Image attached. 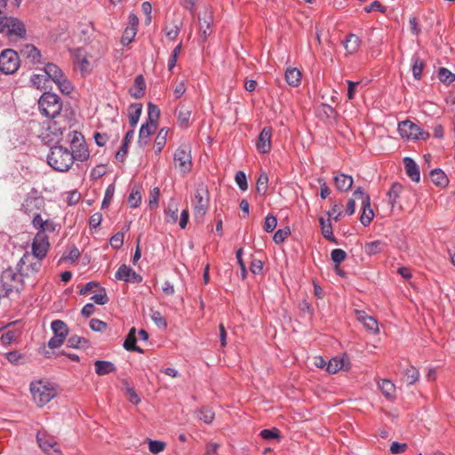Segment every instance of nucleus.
I'll return each instance as SVG.
<instances>
[{
	"instance_id": "nucleus-1",
	"label": "nucleus",
	"mask_w": 455,
	"mask_h": 455,
	"mask_svg": "<svg viewBox=\"0 0 455 455\" xmlns=\"http://www.w3.org/2000/svg\"><path fill=\"white\" fill-rule=\"evenodd\" d=\"M76 160V156L68 148L62 146H54L47 156L48 164L58 172L68 171Z\"/></svg>"
},
{
	"instance_id": "nucleus-2",
	"label": "nucleus",
	"mask_w": 455,
	"mask_h": 455,
	"mask_svg": "<svg viewBox=\"0 0 455 455\" xmlns=\"http://www.w3.org/2000/svg\"><path fill=\"white\" fill-rule=\"evenodd\" d=\"M29 389L35 403L39 407L44 406L57 395L55 385L47 380H33Z\"/></svg>"
},
{
	"instance_id": "nucleus-3",
	"label": "nucleus",
	"mask_w": 455,
	"mask_h": 455,
	"mask_svg": "<svg viewBox=\"0 0 455 455\" xmlns=\"http://www.w3.org/2000/svg\"><path fill=\"white\" fill-rule=\"evenodd\" d=\"M194 217L197 222H202L210 205V196L206 186L199 185L192 200Z\"/></svg>"
},
{
	"instance_id": "nucleus-4",
	"label": "nucleus",
	"mask_w": 455,
	"mask_h": 455,
	"mask_svg": "<svg viewBox=\"0 0 455 455\" xmlns=\"http://www.w3.org/2000/svg\"><path fill=\"white\" fill-rule=\"evenodd\" d=\"M38 108L42 115L53 119L60 115L62 102L57 94L45 92L38 100Z\"/></svg>"
},
{
	"instance_id": "nucleus-5",
	"label": "nucleus",
	"mask_w": 455,
	"mask_h": 455,
	"mask_svg": "<svg viewBox=\"0 0 455 455\" xmlns=\"http://www.w3.org/2000/svg\"><path fill=\"white\" fill-rule=\"evenodd\" d=\"M25 276L21 271L9 267L2 272L1 275V284L3 289L5 291V295L15 291H20L24 286Z\"/></svg>"
},
{
	"instance_id": "nucleus-6",
	"label": "nucleus",
	"mask_w": 455,
	"mask_h": 455,
	"mask_svg": "<svg viewBox=\"0 0 455 455\" xmlns=\"http://www.w3.org/2000/svg\"><path fill=\"white\" fill-rule=\"evenodd\" d=\"M44 73L47 79L55 83L62 93L68 94L71 92L73 89L71 83L57 65L53 63L46 64L44 68Z\"/></svg>"
},
{
	"instance_id": "nucleus-7",
	"label": "nucleus",
	"mask_w": 455,
	"mask_h": 455,
	"mask_svg": "<svg viewBox=\"0 0 455 455\" xmlns=\"http://www.w3.org/2000/svg\"><path fill=\"white\" fill-rule=\"evenodd\" d=\"M398 132L402 138L413 140H427L430 134L422 130L419 125L410 120H405L398 124Z\"/></svg>"
},
{
	"instance_id": "nucleus-8",
	"label": "nucleus",
	"mask_w": 455,
	"mask_h": 455,
	"mask_svg": "<svg viewBox=\"0 0 455 455\" xmlns=\"http://www.w3.org/2000/svg\"><path fill=\"white\" fill-rule=\"evenodd\" d=\"M354 196L361 201L362 213L360 222L363 226L368 227L374 217L373 210L371 207L370 196L361 187H358L354 191Z\"/></svg>"
},
{
	"instance_id": "nucleus-9",
	"label": "nucleus",
	"mask_w": 455,
	"mask_h": 455,
	"mask_svg": "<svg viewBox=\"0 0 455 455\" xmlns=\"http://www.w3.org/2000/svg\"><path fill=\"white\" fill-rule=\"evenodd\" d=\"M20 68V58L12 49H5L0 53V71L5 75L15 73Z\"/></svg>"
},
{
	"instance_id": "nucleus-10",
	"label": "nucleus",
	"mask_w": 455,
	"mask_h": 455,
	"mask_svg": "<svg viewBox=\"0 0 455 455\" xmlns=\"http://www.w3.org/2000/svg\"><path fill=\"white\" fill-rule=\"evenodd\" d=\"M173 160L180 172L184 174L189 172L193 164L190 147L188 145L179 147L173 155Z\"/></svg>"
},
{
	"instance_id": "nucleus-11",
	"label": "nucleus",
	"mask_w": 455,
	"mask_h": 455,
	"mask_svg": "<svg viewBox=\"0 0 455 455\" xmlns=\"http://www.w3.org/2000/svg\"><path fill=\"white\" fill-rule=\"evenodd\" d=\"M42 259L25 253L18 262V270L22 272L25 278L36 275L41 269Z\"/></svg>"
},
{
	"instance_id": "nucleus-12",
	"label": "nucleus",
	"mask_w": 455,
	"mask_h": 455,
	"mask_svg": "<svg viewBox=\"0 0 455 455\" xmlns=\"http://www.w3.org/2000/svg\"><path fill=\"white\" fill-rule=\"evenodd\" d=\"M69 143L72 153L76 156V160L84 161L89 157V151L85 145L84 136L77 131H71L68 133Z\"/></svg>"
},
{
	"instance_id": "nucleus-13",
	"label": "nucleus",
	"mask_w": 455,
	"mask_h": 455,
	"mask_svg": "<svg viewBox=\"0 0 455 455\" xmlns=\"http://www.w3.org/2000/svg\"><path fill=\"white\" fill-rule=\"evenodd\" d=\"M44 206V197L38 195V192L33 188L30 193L28 194L25 198L21 210L29 215L35 217L36 213H40V211Z\"/></svg>"
},
{
	"instance_id": "nucleus-14",
	"label": "nucleus",
	"mask_w": 455,
	"mask_h": 455,
	"mask_svg": "<svg viewBox=\"0 0 455 455\" xmlns=\"http://www.w3.org/2000/svg\"><path fill=\"white\" fill-rule=\"evenodd\" d=\"M199 23V42L204 44L212 34V24L213 23V13L211 8H205L204 12L198 16Z\"/></svg>"
},
{
	"instance_id": "nucleus-15",
	"label": "nucleus",
	"mask_w": 455,
	"mask_h": 455,
	"mask_svg": "<svg viewBox=\"0 0 455 455\" xmlns=\"http://www.w3.org/2000/svg\"><path fill=\"white\" fill-rule=\"evenodd\" d=\"M36 440L39 447L49 455H60V450L55 438L49 435L45 431L40 430L36 434Z\"/></svg>"
},
{
	"instance_id": "nucleus-16",
	"label": "nucleus",
	"mask_w": 455,
	"mask_h": 455,
	"mask_svg": "<svg viewBox=\"0 0 455 455\" xmlns=\"http://www.w3.org/2000/svg\"><path fill=\"white\" fill-rule=\"evenodd\" d=\"M4 32L8 37H24L26 35L25 25L19 19L14 17H6L4 24Z\"/></svg>"
},
{
	"instance_id": "nucleus-17",
	"label": "nucleus",
	"mask_w": 455,
	"mask_h": 455,
	"mask_svg": "<svg viewBox=\"0 0 455 455\" xmlns=\"http://www.w3.org/2000/svg\"><path fill=\"white\" fill-rule=\"evenodd\" d=\"M49 238L44 232H37L32 243V256L43 259L49 250Z\"/></svg>"
},
{
	"instance_id": "nucleus-18",
	"label": "nucleus",
	"mask_w": 455,
	"mask_h": 455,
	"mask_svg": "<svg viewBox=\"0 0 455 455\" xmlns=\"http://www.w3.org/2000/svg\"><path fill=\"white\" fill-rule=\"evenodd\" d=\"M115 277L117 280L124 281L125 283H139L142 281V277L125 264H123L118 267L115 274Z\"/></svg>"
},
{
	"instance_id": "nucleus-19",
	"label": "nucleus",
	"mask_w": 455,
	"mask_h": 455,
	"mask_svg": "<svg viewBox=\"0 0 455 455\" xmlns=\"http://www.w3.org/2000/svg\"><path fill=\"white\" fill-rule=\"evenodd\" d=\"M272 128L264 127L259 134L256 148L261 154H267L271 149Z\"/></svg>"
},
{
	"instance_id": "nucleus-20",
	"label": "nucleus",
	"mask_w": 455,
	"mask_h": 455,
	"mask_svg": "<svg viewBox=\"0 0 455 455\" xmlns=\"http://www.w3.org/2000/svg\"><path fill=\"white\" fill-rule=\"evenodd\" d=\"M33 227L38 230V232H54L56 230L57 225L54 221L51 220H43L40 213H36L35 217L32 219Z\"/></svg>"
},
{
	"instance_id": "nucleus-21",
	"label": "nucleus",
	"mask_w": 455,
	"mask_h": 455,
	"mask_svg": "<svg viewBox=\"0 0 455 455\" xmlns=\"http://www.w3.org/2000/svg\"><path fill=\"white\" fill-rule=\"evenodd\" d=\"M403 164L408 177L412 181L419 182L420 180V172L417 163L411 157H404Z\"/></svg>"
},
{
	"instance_id": "nucleus-22",
	"label": "nucleus",
	"mask_w": 455,
	"mask_h": 455,
	"mask_svg": "<svg viewBox=\"0 0 455 455\" xmlns=\"http://www.w3.org/2000/svg\"><path fill=\"white\" fill-rule=\"evenodd\" d=\"M327 218L320 217L319 222L323 237L332 243H337L336 237L333 235L332 226L331 222V212H326Z\"/></svg>"
},
{
	"instance_id": "nucleus-23",
	"label": "nucleus",
	"mask_w": 455,
	"mask_h": 455,
	"mask_svg": "<svg viewBox=\"0 0 455 455\" xmlns=\"http://www.w3.org/2000/svg\"><path fill=\"white\" fill-rule=\"evenodd\" d=\"M156 124L145 123L140 126L138 143L144 147L148 143L149 136L156 130Z\"/></svg>"
},
{
	"instance_id": "nucleus-24",
	"label": "nucleus",
	"mask_w": 455,
	"mask_h": 455,
	"mask_svg": "<svg viewBox=\"0 0 455 455\" xmlns=\"http://www.w3.org/2000/svg\"><path fill=\"white\" fill-rule=\"evenodd\" d=\"M20 53L23 57L30 60L34 64L41 63V52L33 44H25L20 49Z\"/></svg>"
},
{
	"instance_id": "nucleus-25",
	"label": "nucleus",
	"mask_w": 455,
	"mask_h": 455,
	"mask_svg": "<svg viewBox=\"0 0 455 455\" xmlns=\"http://www.w3.org/2000/svg\"><path fill=\"white\" fill-rule=\"evenodd\" d=\"M177 120L180 127L187 129L189 126V121L192 115V109L183 105L179 106L177 108Z\"/></svg>"
},
{
	"instance_id": "nucleus-26",
	"label": "nucleus",
	"mask_w": 455,
	"mask_h": 455,
	"mask_svg": "<svg viewBox=\"0 0 455 455\" xmlns=\"http://www.w3.org/2000/svg\"><path fill=\"white\" fill-rule=\"evenodd\" d=\"M378 387L385 395L386 398L389 400H394L396 396V390L395 384L387 379H382L378 381Z\"/></svg>"
},
{
	"instance_id": "nucleus-27",
	"label": "nucleus",
	"mask_w": 455,
	"mask_h": 455,
	"mask_svg": "<svg viewBox=\"0 0 455 455\" xmlns=\"http://www.w3.org/2000/svg\"><path fill=\"white\" fill-rule=\"evenodd\" d=\"M353 178L345 173H339L334 177L336 188L341 192L348 191L353 186Z\"/></svg>"
},
{
	"instance_id": "nucleus-28",
	"label": "nucleus",
	"mask_w": 455,
	"mask_h": 455,
	"mask_svg": "<svg viewBox=\"0 0 455 455\" xmlns=\"http://www.w3.org/2000/svg\"><path fill=\"white\" fill-rule=\"evenodd\" d=\"M425 67L424 60L419 57V52H415L411 56V71L414 79L420 80L422 76V71Z\"/></svg>"
},
{
	"instance_id": "nucleus-29",
	"label": "nucleus",
	"mask_w": 455,
	"mask_h": 455,
	"mask_svg": "<svg viewBox=\"0 0 455 455\" xmlns=\"http://www.w3.org/2000/svg\"><path fill=\"white\" fill-rule=\"evenodd\" d=\"M94 366L95 372L99 376H104L112 373L116 370L115 364L109 361L97 360L94 363Z\"/></svg>"
},
{
	"instance_id": "nucleus-30",
	"label": "nucleus",
	"mask_w": 455,
	"mask_h": 455,
	"mask_svg": "<svg viewBox=\"0 0 455 455\" xmlns=\"http://www.w3.org/2000/svg\"><path fill=\"white\" fill-rule=\"evenodd\" d=\"M361 44V39L355 34H349L347 38L342 42V44L347 53H355Z\"/></svg>"
},
{
	"instance_id": "nucleus-31",
	"label": "nucleus",
	"mask_w": 455,
	"mask_h": 455,
	"mask_svg": "<svg viewBox=\"0 0 455 455\" xmlns=\"http://www.w3.org/2000/svg\"><path fill=\"white\" fill-rule=\"evenodd\" d=\"M285 80L289 85L297 87L301 83V73L296 68H287L285 71Z\"/></svg>"
},
{
	"instance_id": "nucleus-32",
	"label": "nucleus",
	"mask_w": 455,
	"mask_h": 455,
	"mask_svg": "<svg viewBox=\"0 0 455 455\" xmlns=\"http://www.w3.org/2000/svg\"><path fill=\"white\" fill-rule=\"evenodd\" d=\"M346 363H348V360L345 358L333 357L329 360L326 364V371L330 374H334L338 372L339 370L346 367Z\"/></svg>"
},
{
	"instance_id": "nucleus-33",
	"label": "nucleus",
	"mask_w": 455,
	"mask_h": 455,
	"mask_svg": "<svg viewBox=\"0 0 455 455\" xmlns=\"http://www.w3.org/2000/svg\"><path fill=\"white\" fill-rule=\"evenodd\" d=\"M70 53L74 60L80 64L81 69L85 70L89 65L85 50L84 48H76L70 50Z\"/></svg>"
},
{
	"instance_id": "nucleus-34",
	"label": "nucleus",
	"mask_w": 455,
	"mask_h": 455,
	"mask_svg": "<svg viewBox=\"0 0 455 455\" xmlns=\"http://www.w3.org/2000/svg\"><path fill=\"white\" fill-rule=\"evenodd\" d=\"M169 129L163 127L159 130L154 142V148L156 154H159L166 144Z\"/></svg>"
},
{
	"instance_id": "nucleus-35",
	"label": "nucleus",
	"mask_w": 455,
	"mask_h": 455,
	"mask_svg": "<svg viewBox=\"0 0 455 455\" xmlns=\"http://www.w3.org/2000/svg\"><path fill=\"white\" fill-rule=\"evenodd\" d=\"M358 320L364 325V327L368 331H371L373 333L379 332L378 321L371 315H359Z\"/></svg>"
},
{
	"instance_id": "nucleus-36",
	"label": "nucleus",
	"mask_w": 455,
	"mask_h": 455,
	"mask_svg": "<svg viewBox=\"0 0 455 455\" xmlns=\"http://www.w3.org/2000/svg\"><path fill=\"white\" fill-rule=\"evenodd\" d=\"M142 113V105L140 103H133L129 108V122L132 127H135L140 120Z\"/></svg>"
},
{
	"instance_id": "nucleus-37",
	"label": "nucleus",
	"mask_w": 455,
	"mask_h": 455,
	"mask_svg": "<svg viewBox=\"0 0 455 455\" xmlns=\"http://www.w3.org/2000/svg\"><path fill=\"white\" fill-rule=\"evenodd\" d=\"M133 136H134L133 130H130L126 132L124 141H123V145L120 148L119 151L116 155V158L117 160L124 161V159L127 154V151H128L129 143L133 139Z\"/></svg>"
},
{
	"instance_id": "nucleus-38",
	"label": "nucleus",
	"mask_w": 455,
	"mask_h": 455,
	"mask_svg": "<svg viewBox=\"0 0 455 455\" xmlns=\"http://www.w3.org/2000/svg\"><path fill=\"white\" fill-rule=\"evenodd\" d=\"M385 247L386 243L380 240H375L365 243L364 251L367 255H375L380 253Z\"/></svg>"
},
{
	"instance_id": "nucleus-39",
	"label": "nucleus",
	"mask_w": 455,
	"mask_h": 455,
	"mask_svg": "<svg viewBox=\"0 0 455 455\" xmlns=\"http://www.w3.org/2000/svg\"><path fill=\"white\" fill-rule=\"evenodd\" d=\"M432 181L441 187H445L448 184V178L442 169L436 168L430 172Z\"/></svg>"
},
{
	"instance_id": "nucleus-40",
	"label": "nucleus",
	"mask_w": 455,
	"mask_h": 455,
	"mask_svg": "<svg viewBox=\"0 0 455 455\" xmlns=\"http://www.w3.org/2000/svg\"><path fill=\"white\" fill-rule=\"evenodd\" d=\"M403 374L408 385H413L419 379V371L412 365L404 369Z\"/></svg>"
},
{
	"instance_id": "nucleus-41",
	"label": "nucleus",
	"mask_w": 455,
	"mask_h": 455,
	"mask_svg": "<svg viewBox=\"0 0 455 455\" xmlns=\"http://www.w3.org/2000/svg\"><path fill=\"white\" fill-rule=\"evenodd\" d=\"M403 190V186L400 183L395 182L392 184L390 189L387 192L388 204L394 208L397 198L399 197Z\"/></svg>"
},
{
	"instance_id": "nucleus-42",
	"label": "nucleus",
	"mask_w": 455,
	"mask_h": 455,
	"mask_svg": "<svg viewBox=\"0 0 455 455\" xmlns=\"http://www.w3.org/2000/svg\"><path fill=\"white\" fill-rule=\"evenodd\" d=\"M437 77L443 84L446 85H450L455 81V74L443 67L438 68Z\"/></svg>"
},
{
	"instance_id": "nucleus-43",
	"label": "nucleus",
	"mask_w": 455,
	"mask_h": 455,
	"mask_svg": "<svg viewBox=\"0 0 455 455\" xmlns=\"http://www.w3.org/2000/svg\"><path fill=\"white\" fill-rule=\"evenodd\" d=\"M52 330L53 335H57L60 338H66L68 334L67 324L61 320H54L52 323Z\"/></svg>"
},
{
	"instance_id": "nucleus-44",
	"label": "nucleus",
	"mask_w": 455,
	"mask_h": 455,
	"mask_svg": "<svg viewBox=\"0 0 455 455\" xmlns=\"http://www.w3.org/2000/svg\"><path fill=\"white\" fill-rule=\"evenodd\" d=\"M196 413V417L205 424H211L215 417L213 411L210 407H202Z\"/></svg>"
},
{
	"instance_id": "nucleus-45",
	"label": "nucleus",
	"mask_w": 455,
	"mask_h": 455,
	"mask_svg": "<svg viewBox=\"0 0 455 455\" xmlns=\"http://www.w3.org/2000/svg\"><path fill=\"white\" fill-rule=\"evenodd\" d=\"M178 204L173 199L169 203L167 209L165 210L166 220L169 223H176L178 220Z\"/></svg>"
},
{
	"instance_id": "nucleus-46",
	"label": "nucleus",
	"mask_w": 455,
	"mask_h": 455,
	"mask_svg": "<svg viewBox=\"0 0 455 455\" xmlns=\"http://www.w3.org/2000/svg\"><path fill=\"white\" fill-rule=\"evenodd\" d=\"M160 117V109L157 106L149 102L148 104V119L146 123L156 124Z\"/></svg>"
},
{
	"instance_id": "nucleus-47",
	"label": "nucleus",
	"mask_w": 455,
	"mask_h": 455,
	"mask_svg": "<svg viewBox=\"0 0 455 455\" xmlns=\"http://www.w3.org/2000/svg\"><path fill=\"white\" fill-rule=\"evenodd\" d=\"M134 85L138 88V90H136L135 92H132L131 95L134 99H140L144 95L145 88H146L145 81L141 75L136 76L135 81H134Z\"/></svg>"
},
{
	"instance_id": "nucleus-48",
	"label": "nucleus",
	"mask_w": 455,
	"mask_h": 455,
	"mask_svg": "<svg viewBox=\"0 0 455 455\" xmlns=\"http://www.w3.org/2000/svg\"><path fill=\"white\" fill-rule=\"evenodd\" d=\"M137 338L126 336L123 347L127 351H133L140 354H143L144 350L136 344Z\"/></svg>"
},
{
	"instance_id": "nucleus-49",
	"label": "nucleus",
	"mask_w": 455,
	"mask_h": 455,
	"mask_svg": "<svg viewBox=\"0 0 455 455\" xmlns=\"http://www.w3.org/2000/svg\"><path fill=\"white\" fill-rule=\"evenodd\" d=\"M267 185H268L267 174L266 172L260 173L258 178L257 184H256L257 192L259 194L264 196L267 193Z\"/></svg>"
},
{
	"instance_id": "nucleus-50",
	"label": "nucleus",
	"mask_w": 455,
	"mask_h": 455,
	"mask_svg": "<svg viewBox=\"0 0 455 455\" xmlns=\"http://www.w3.org/2000/svg\"><path fill=\"white\" fill-rule=\"evenodd\" d=\"M5 358L12 364L24 363V355L18 351H10L5 354Z\"/></svg>"
},
{
	"instance_id": "nucleus-51",
	"label": "nucleus",
	"mask_w": 455,
	"mask_h": 455,
	"mask_svg": "<svg viewBox=\"0 0 455 455\" xmlns=\"http://www.w3.org/2000/svg\"><path fill=\"white\" fill-rule=\"evenodd\" d=\"M277 225V219L272 214H268L264 220L263 229L267 233H271L275 230Z\"/></svg>"
},
{
	"instance_id": "nucleus-52",
	"label": "nucleus",
	"mask_w": 455,
	"mask_h": 455,
	"mask_svg": "<svg viewBox=\"0 0 455 455\" xmlns=\"http://www.w3.org/2000/svg\"><path fill=\"white\" fill-rule=\"evenodd\" d=\"M91 300L98 305H104L108 302V298L104 289L100 288L98 291L91 297Z\"/></svg>"
},
{
	"instance_id": "nucleus-53",
	"label": "nucleus",
	"mask_w": 455,
	"mask_h": 455,
	"mask_svg": "<svg viewBox=\"0 0 455 455\" xmlns=\"http://www.w3.org/2000/svg\"><path fill=\"white\" fill-rule=\"evenodd\" d=\"M128 19H129L130 28H127L125 29V34L126 35L131 34L132 38H133L136 35L137 26L139 24V19L134 13H130Z\"/></svg>"
},
{
	"instance_id": "nucleus-54",
	"label": "nucleus",
	"mask_w": 455,
	"mask_h": 455,
	"mask_svg": "<svg viewBox=\"0 0 455 455\" xmlns=\"http://www.w3.org/2000/svg\"><path fill=\"white\" fill-rule=\"evenodd\" d=\"M48 130L54 135L55 139L59 141L63 137L65 127L59 126L57 121H53L49 124Z\"/></svg>"
},
{
	"instance_id": "nucleus-55",
	"label": "nucleus",
	"mask_w": 455,
	"mask_h": 455,
	"mask_svg": "<svg viewBox=\"0 0 455 455\" xmlns=\"http://www.w3.org/2000/svg\"><path fill=\"white\" fill-rule=\"evenodd\" d=\"M331 260L338 266L347 258V252L342 249H334L331 252Z\"/></svg>"
},
{
	"instance_id": "nucleus-56",
	"label": "nucleus",
	"mask_w": 455,
	"mask_h": 455,
	"mask_svg": "<svg viewBox=\"0 0 455 455\" xmlns=\"http://www.w3.org/2000/svg\"><path fill=\"white\" fill-rule=\"evenodd\" d=\"M165 448V443L158 440H149L148 449L153 454L162 452Z\"/></svg>"
},
{
	"instance_id": "nucleus-57",
	"label": "nucleus",
	"mask_w": 455,
	"mask_h": 455,
	"mask_svg": "<svg viewBox=\"0 0 455 455\" xmlns=\"http://www.w3.org/2000/svg\"><path fill=\"white\" fill-rule=\"evenodd\" d=\"M141 202V195L140 192L137 189H132L131 194L128 197V203L132 208H136L140 205Z\"/></svg>"
},
{
	"instance_id": "nucleus-58",
	"label": "nucleus",
	"mask_w": 455,
	"mask_h": 455,
	"mask_svg": "<svg viewBox=\"0 0 455 455\" xmlns=\"http://www.w3.org/2000/svg\"><path fill=\"white\" fill-rule=\"evenodd\" d=\"M235 182L242 191L248 188L246 175L243 172L238 171L235 176Z\"/></svg>"
},
{
	"instance_id": "nucleus-59",
	"label": "nucleus",
	"mask_w": 455,
	"mask_h": 455,
	"mask_svg": "<svg viewBox=\"0 0 455 455\" xmlns=\"http://www.w3.org/2000/svg\"><path fill=\"white\" fill-rule=\"evenodd\" d=\"M290 234L291 231L289 228H280L275 233L273 239L275 243H281L289 236Z\"/></svg>"
},
{
	"instance_id": "nucleus-60",
	"label": "nucleus",
	"mask_w": 455,
	"mask_h": 455,
	"mask_svg": "<svg viewBox=\"0 0 455 455\" xmlns=\"http://www.w3.org/2000/svg\"><path fill=\"white\" fill-rule=\"evenodd\" d=\"M124 232H117L110 238V245L114 249H119L124 244Z\"/></svg>"
},
{
	"instance_id": "nucleus-61",
	"label": "nucleus",
	"mask_w": 455,
	"mask_h": 455,
	"mask_svg": "<svg viewBox=\"0 0 455 455\" xmlns=\"http://www.w3.org/2000/svg\"><path fill=\"white\" fill-rule=\"evenodd\" d=\"M89 326L92 331L96 332H101L106 330L107 323L99 319H92L89 323Z\"/></svg>"
},
{
	"instance_id": "nucleus-62",
	"label": "nucleus",
	"mask_w": 455,
	"mask_h": 455,
	"mask_svg": "<svg viewBox=\"0 0 455 455\" xmlns=\"http://www.w3.org/2000/svg\"><path fill=\"white\" fill-rule=\"evenodd\" d=\"M347 97L349 100H353L355 98V91L356 88L360 85V81H347Z\"/></svg>"
},
{
	"instance_id": "nucleus-63",
	"label": "nucleus",
	"mask_w": 455,
	"mask_h": 455,
	"mask_svg": "<svg viewBox=\"0 0 455 455\" xmlns=\"http://www.w3.org/2000/svg\"><path fill=\"white\" fill-rule=\"evenodd\" d=\"M114 193H115V186H114V184H110L106 189L105 196H104V199H103L102 204H101L102 208L107 207L110 204V201L112 200V198L114 196Z\"/></svg>"
},
{
	"instance_id": "nucleus-64",
	"label": "nucleus",
	"mask_w": 455,
	"mask_h": 455,
	"mask_svg": "<svg viewBox=\"0 0 455 455\" xmlns=\"http://www.w3.org/2000/svg\"><path fill=\"white\" fill-rule=\"evenodd\" d=\"M259 436L266 440H271L279 437L278 430L274 429H263L259 433Z\"/></svg>"
}]
</instances>
